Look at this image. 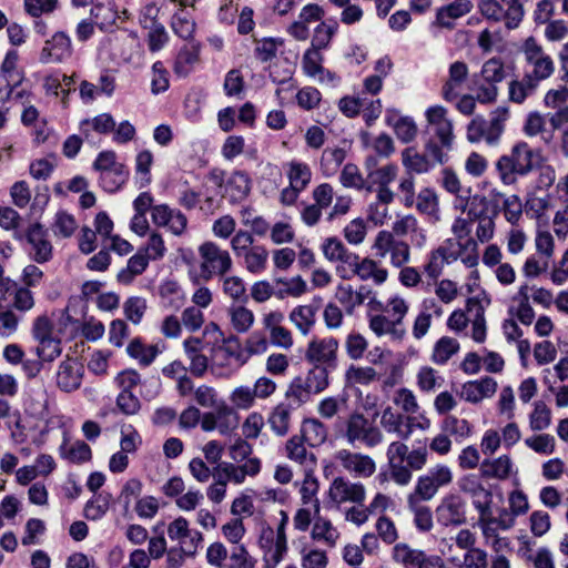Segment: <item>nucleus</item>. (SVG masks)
<instances>
[{
  "mask_svg": "<svg viewBox=\"0 0 568 568\" xmlns=\"http://www.w3.org/2000/svg\"><path fill=\"white\" fill-rule=\"evenodd\" d=\"M477 246L474 239H466V241L456 237L446 239L429 253L424 271L430 278H437L446 264H452L458 258L467 267H475L478 264Z\"/></svg>",
  "mask_w": 568,
  "mask_h": 568,
  "instance_id": "1",
  "label": "nucleus"
},
{
  "mask_svg": "<svg viewBox=\"0 0 568 568\" xmlns=\"http://www.w3.org/2000/svg\"><path fill=\"white\" fill-rule=\"evenodd\" d=\"M541 160V151L532 149L527 142L515 143L509 154L501 155L496 162V170L505 185L517 182V176L530 173Z\"/></svg>",
  "mask_w": 568,
  "mask_h": 568,
  "instance_id": "2",
  "label": "nucleus"
},
{
  "mask_svg": "<svg viewBox=\"0 0 568 568\" xmlns=\"http://www.w3.org/2000/svg\"><path fill=\"white\" fill-rule=\"evenodd\" d=\"M506 79L503 60L493 57L485 61L480 71L474 75V90L480 103H494L499 94L498 84Z\"/></svg>",
  "mask_w": 568,
  "mask_h": 568,
  "instance_id": "3",
  "label": "nucleus"
},
{
  "mask_svg": "<svg viewBox=\"0 0 568 568\" xmlns=\"http://www.w3.org/2000/svg\"><path fill=\"white\" fill-rule=\"evenodd\" d=\"M343 437L352 446L361 444L367 448H375L384 443L382 429L359 412H353L346 418Z\"/></svg>",
  "mask_w": 568,
  "mask_h": 568,
  "instance_id": "4",
  "label": "nucleus"
},
{
  "mask_svg": "<svg viewBox=\"0 0 568 568\" xmlns=\"http://www.w3.org/2000/svg\"><path fill=\"white\" fill-rule=\"evenodd\" d=\"M508 119V109L497 108L490 113L489 120L474 118L467 125V140L471 143L485 141L488 145L498 144Z\"/></svg>",
  "mask_w": 568,
  "mask_h": 568,
  "instance_id": "5",
  "label": "nucleus"
},
{
  "mask_svg": "<svg viewBox=\"0 0 568 568\" xmlns=\"http://www.w3.org/2000/svg\"><path fill=\"white\" fill-rule=\"evenodd\" d=\"M521 52L526 64L525 75L532 81L539 84L554 74L555 62L552 58L545 52L542 45L534 37L525 40Z\"/></svg>",
  "mask_w": 568,
  "mask_h": 568,
  "instance_id": "6",
  "label": "nucleus"
},
{
  "mask_svg": "<svg viewBox=\"0 0 568 568\" xmlns=\"http://www.w3.org/2000/svg\"><path fill=\"white\" fill-rule=\"evenodd\" d=\"M324 257L335 264L336 275L344 280L354 277L361 256L349 251L336 236L326 237L321 245Z\"/></svg>",
  "mask_w": 568,
  "mask_h": 568,
  "instance_id": "7",
  "label": "nucleus"
},
{
  "mask_svg": "<svg viewBox=\"0 0 568 568\" xmlns=\"http://www.w3.org/2000/svg\"><path fill=\"white\" fill-rule=\"evenodd\" d=\"M199 255L201 276L205 281H210L215 275L223 276L233 267L230 252L212 241L204 242L199 246Z\"/></svg>",
  "mask_w": 568,
  "mask_h": 568,
  "instance_id": "8",
  "label": "nucleus"
},
{
  "mask_svg": "<svg viewBox=\"0 0 568 568\" xmlns=\"http://www.w3.org/2000/svg\"><path fill=\"white\" fill-rule=\"evenodd\" d=\"M454 481V473L450 466L438 463L420 475L412 494L425 501L432 500L440 489L448 487Z\"/></svg>",
  "mask_w": 568,
  "mask_h": 568,
  "instance_id": "9",
  "label": "nucleus"
},
{
  "mask_svg": "<svg viewBox=\"0 0 568 568\" xmlns=\"http://www.w3.org/2000/svg\"><path fill=\"white\" fill-rule=\"evenodd\" d=\"M468 505L459 493L445 494L435 508L437 524L444 528H456L467 523Z\"/></svg>",
  "mask_w": 568,
  "mask_h": 568,
  "instance_id": "10",
  "label": "nucleus"
},
{
  "mask_svg": "<svg viewBox=\"0 0 568 568\" xmlns=\"http://www.w3.org/2000/svg\"><path fill=\"white\" fill-rule=\"evenodd\" d=\"M477 9L481 17L491 22L505 20L507 29H516L524 18V7L519 0H508L507 9L498 0H478Z\"/></svg>",
  "mask_w": 568,
  "mask_h": 568,
  "instance_id": "11",
  "label": "nucleus"
},
{
  "mask_svg": "<svg viewBox=\"0 0 568 568\" xmlns=\"http://www.w3.org/2000/svg\"><path fill=\"white\" fill-rule=\"evenodd\" d=\"M261 471V460L257 457L250 458L242 465L223 462L212 469L213 484L227 487L229 483L243 484L247 477H255Z\"/></svg>",
  "mask_w": 568,
  "mask_h": 568,
  "instance_id": "12",
  "label": "nucleus"
},
{
  "mask_svg": "<svg viewBox=\"0 0 568 568\" xmlns=\"http://www.w3.org/2000/svg\"><path fill=\"white\" fill-rule=\"evenodd\" d=\"M390 556L393 561L403 568H445V561L440 556L428 555L406 542L395 544Z\"/></svg>",
  "mask_w": 568,
  "mask_h": 568,
  "instance_id": "13",
  "label": "nucleus"
},
{
  "mask_svg": "<svg viewBox=\"0 0 568 568\" xmlns=\"http://www.w3.org/2000/svg\"><path fill=\"white\" fill-rule=\"evenodd\" d=\"M373 248L378 257L389 256L392 266L399 268L410 261V246L406 241L394 237L389 231H379L374 240Z\"/></svg>",
  "mask_w": 568,
  "mask_h": 568,
  "instance_id": "14",
  "label": "nucleus"
},
{
  "mask_svg": "<svg viewBox=\"0 0 568 568\" xmlns=\"http://www.w3.org/2000/svg\"><path fill=\"white\" fill-rule=\"evenodd\" d=\"M339 343L333 336L313 337L306 346L305 359L314 366L334 369L337 366Z\"/></svg>",
  "mask_w": 568,
  "mask_h": 568,
  "instance_id": "15",
  "label": "nucleus"
},
{
  "mask_svg": "<svg viewBox=\"0 0 568 568\" xmlns=\"http://www.w3.org/2000/svg\"><path fill=\"white\" fill-rule=\"evenodd\" d=\"M338 465L354 478H369L377 469L376 462L369 455L343 448L334 454Z\"/></svg>",
  "mask_w": 568,
  "mask_h": 568,
  "instance_id": "16",
  "label": "nucleus"
},
{
  "mask_svg": "<svg viewBox=\"0 0 568 568\" xmlns=\"http://www.w3.org/2000/svg\"><path fill=\"white\" fill-rule=\"evenodd\" d=\"M427 128L434 136L446 148L452 150L455 134L453 121L448 118V111L443 105H432L425 111Z\"/></svg>",
  "mask_w": 568,
  "mask_h": 568,
  "instance_id": "17",
  "label": "nucleus"
},
{
  "mask_svg": "<svg viewBox=\"0 0 568 568\" xmlns=\"http://www.w3.org/2000/svg\"><path fill=\"white\" fill-rule=\"evenodd\" d=\"M168 536L172 541L179 544L187 557H193L203 541V534L191 529L189 521L184 517H178L168 526Z\"/></svg>",
  "mask_w": 568,
  "mask_h": 568,
  "instance_id": "18",
  "label": "nucleus"
},
{
  "mask_svg": "<svg viewBox=\"0 0 568 568\" xmlns=\"http://www.w3.org/2000/svg\"><path fill=\"white\" fill-rule=\"evenodd\" d=\"M328 499L336 505L345 503L363 504L366 498L365 486L342 476L333 479L327 491Z\"/></svg>",
  "mask_w": 568,
  "mask_h": 568,
  "instance_id": "19",
  "label": "nucleus"
},
{
  "mask_svg": "<svg viewBox=\"0 0 568 568\" xmlns=\"http://www.w3.org/2000/svg\"><path fill=\"white\" fill-rule=\"evenodd\" d=\"M84 375L83 365L74 357H67L62 361L55 374L57 386L65 393L80 388Z\"/></svg>",
  "mask_w": 568,
  "mask_h": 568,
  "instance_id": "20",
  "label": "nucleus"
},
{
  "mask_svg": "<svg viewBox=\"0 0 568 568\" xmlns=\"http://www.w3.org/2000/svg\"><path fill=\"white\" fill-rule=\"evenodd\" d=\"M390 233L395 239L408 236L415 248L425 247L428 241L427 231L413 214L399 216L393 223Z\"/></svg>",
  "mask_w": 568,
  "mask_h": 568,
  "instance_id": "21",
  "label": "nucleus"
},
{
  "mask_svg": "<svg viewBox=\"0 0 568 568\" xmlns=\"http://www.w3.org/2000/svg\"><path fill=\"white\" fill-rule=\"evenodd\" d=\"M151 215L154 224L168 227L175 236L185 233L187 217L181 211L171 209L166 204H160L153 206Z\"/></svg>",
  "mask_w": 568,
  "mask_h": 568,
  "instance_id": "22",
  "label": "nucleus"
},
{
  "mask_svg": "<svg viewBox=\"0 0 568 568\" xmlns=\"http://www.w3.org/2000/svg\"><path fill=\"white\" fill-rule=\"evenodd\" d=\"M72 54V44L69 36L64 32H55L51 39L47 40L41 51V61L62 62Z\"/></svg>",
  "mask_w": 568,
  "mask_h": 568,
  "instance_id": "23",
  "label": "nucleus"
},
{
  "mask_svg": "<svg viewBox=\"0 0 568 568\" xmlns=\"http://www.w3.org/2000/svg\"><path fill=\"white\" fill-rule=\"evenodd\" d=\"M323 60L321 50L307 49L302 58L303 72L307 77L316 79L320 83H333L337 80V77L323 67Z\"/></svg>",
  "mask_w": 568,
  "mask_h": 568,
  "instance_id": "24",
  "label": "nucleus"
},
{
  "mask_svg": "<svg viewBox=\"0 0 568 568\" xmlns=\"http://www.w3.org/2000/svg\"><path fill=\"white\" fill-rule=\"evenodd\" d=\"M381 426L388 434H396L400 439H408L413 433L412 418L396 413L392 406L383 409Z\"/></svg>",
  "mask_w": 568,
  "mask_h": 568,
  "instance_id": "25",
  "label": "nucleus"
},
{
  "mask_svg": "<svg viewBox=\"0 0 568 568\" xmlns=\"http://www.w3.org/2000/svg\"><path fill=\"white\" fill-rule=\"evenodd\" d=\"M497 390V382L493 377H483L463 385L460 397L468 403L477 404L484 398L494 396Z\"/></svg>",
  "mask_w": 568,
  "mask_h": 568,
  "instance_id": "26",
  "label": "nucleus"
},
{
  "mask_svg": "<svg viewBox=\"0 0 568 568\" xmlns=\"http://www.w3.org/2000/svg\"><path fill=\"white\" fill-rule=\"evenodd\" d=\"M295 487L297 488L302 506H310L313 508L314 513H320V481L312 469L305 471L302 480L295 481Z\"/></svg>",
  "mask_w": 568,
  "mask_h": 568,
  "instance_id": "27",
  "label": "nucleus"
},
{
  "mask_svg": "<svg viewBox=\"0 0 568 568\" xmlns=\"http://www.w3.org/2000/svg\"><path fill=\"white\" fill-rule=\"evenodd\" d=\"M468 67L463 61H455L449 65L448 79L442 88V97L445 101L452 102L459 97L462 85L468 77Z\"/></svg>",
  "mask_w": 568,
  "mask_h": 568,
  "instance_id": "28",
  "label": "nucleus"
},
{
  "mask_svg": "<svg viewBox=\"0 0 568 568\" xmlns=\"http://www.w3.org/2000/svg\"><path fill=\"white\" fill-rule=\"evenodd\" d=\"M341 537V532L337 527L333 525L331 519L314 513V523L311 529V539L317 542H322L329 548H334Z\"/></svg>",
  "mask_w": 568,
  "mask_h": 568,
  "instance_id": "29",
  "label": "nucleus"
},
{
  "mask_svg": "<svg viewBox=\"0 0 568 568\" xmlns=\"http://www.w3.org/2000/svg\"><path fill=\"white\" fill-rule=\"evenodd\" d=\"M28 242L32 246V257L38 263L48 262L52 256V245L47 240L44 227L36 223L27 232Z\"/></svg>",
  "mask_w": 568,
  "mask_h": 568,
  "instance_id": "30",
  "label": "nucleus"
},
{
  "mask_svg": "<svg viewBox=\"0 0 568 568\" xmlns=\"http://www.w3.org/2000/svg\"><path fill=\"white\" fill-rule=\"evenodd\" d=\"M473 8L471 0H454L437 9L436 22L442 28L453 29L454 21L471 12Z\"/></svg>",
  "mask_w": 568,
  "mask_h": 568,
  "instance_id": "31",
  "label": "nucleus"
},
{
  "mask_svg": "<svg viewBox=\"0 0 568 568\" xmlns=\"http://www.w3.org/2000/svg\"><path fill=\"white\" fill-rule=\"evenodd\" d=\"M422 503H425V500L412 493L407 496V507L413 514L415 528L420 532H428L434 527L433 513L428 506Z\"/></svg>",
  "mask_w": 568,
  "mask_h": 568,
  "instance_id": "32",
  "label": "nucleus"
},
{
  "mask_svg": "<svg viewBox=\"0 0 568 568\" xmlns=\"http://www.w3.org/2000/svg\"><path fill=\"white\" fill-rule=\"evenodd\" d=\"M354 277L363 282L372 281L375 285H383L388 280V271L374 258L365 256L359 258Z\"/></svg>",
  "mask_w": 568,
  "mask_h": 568,
  "instance_id": "33",
  "label": "nucleus"
},
{
  "mask_svg": "<svg viewBox=\"0 0 568 568\" xmlns=\"http://www.w3.org/2000/svg\"><path fill=\"white\" fill-rule=\"evenodd\" d=\"M200 43L192 42L179 51L173 68L178 77L185 78L194 70L200 60Z\"/></svg>",
  "mask_w": 568,
  "mask_h": 568,
  "instance_id": "34",
  "label": "nucleus"
},
{
  "mask_svg": "<svg viewBox=\"0 0 568 568\" xmlns=\"http://www.w3.org/2000/svg\"><path fill=\"white\" fill-rule=\"evenodd\" d=\"M514 473V463L509 455L495 459H485L480 465V474L485 478L505 480Z\"/></svg>",
  "mask_w": 568,
  "mask_h": 568,
  "instance_id": "35",
  "label": "nucleus"
},
{
  "mask_svg": "<svg viewBox=\"0 0 568 568\" xmlns=\"http://www.w3.org/2000/svg\"><path fill=\"white\" fill-rule=\"evenodd\" d=\"M402 164L408 174H426L434 166L424 153L417 151L415 146L405 148L400 153Z\"/></svg>",
  "mask_w": 568,
  "mask_h": 568,
  "instance_id": "36",
  "label": "nucleus"
},
{
  "mask_svg": "<svg viewBox=\"0 0 568 568\" xmlns=\"http://www.w3.org/2000/svg\"><path fill=\"white\" fill-rule=\"evenodd\" d=\"M285 175L288 180V185L304 191L307 189L312 181V170L305 162L292 160L284 164Z\"/></svg>",
  "mask_w": 568,
  "mask_h": 568,
  "instance_id": "37",
  "label": "nucleus"
},
{
  "mask_svg": "<svg viewBox=\"0 0 568 568\" xmlns=\"http://www.w3.org/2000/svg\"><path fill=\"white\" fill-rule=\"evenodd\" d=\"M530 286L527 284L521 285L516 294L513 296L514 306L511 311L514 315L524 325H530L535 318V312L529 303Z\"/></svg>",
  "mask_w": 568,
  "mask_h": 568,
  "instance_id": "38",
  "label": "nucleus"
},
{
  "mask_svg": "<svg viewBox=\"0 0 568 568\" xmlns=\"http://www.w3.org/2000/svg\"><path fill=\"white\" fill-rule=\"evenodd\" d=\"M226 314L231 327L237 334L247 333L254 325L255 315L244 305L233 304L227 308Z\"/></svg>",
  "mask_w": 568,
  "mask_h": 568,
  "instance_id": "39",
  "label": "nucleus"
},
{
  "mask_svg": "<svg viewBox=\"0 0 568 568\" xmlns=\"http://www.w3.org/2000/svg\"><path fill=\"white\" fill-rule=\"evenodd\" d=\"M294 410L291 405L281 402L271 410L267 423L272 432L277 436H285L291 428V415Z\"/></svg>",
  "mask_w": 568,
  "mask_h": 568,
  "instance_id": "40",
  "label": "nucleus"
},
{
  "mask_svg": "<svg viewBox=\"0 0 568 568\" xmlns=\"http://www.w3.org/2000/svg\"><path fill=\"white\" fill-rule=\"evenodd\" d=\"M301 436H292L285 444L286 457L305 467H313L316 464V457L313 453L307 452Z\"/></svg>",
  "mask_w": 568,
  "mask_h": 568,
  "instance_id": "41",
  "label": "nucleus"
},
{
  "mask_svg": "<svg viewBox=\"0 0 568 568\" xmlns=\"http://www.w3.org/2000/svg\"><path fill=\"white\" fill-rule=\"evenodd\" d=\"M301 437L311 446L318 447L328 436L327 427L317 418H306L301 426Z\"/></svg>",
  "mask_w": 568,
  "mask_h": 568,
  "instance_id": "42",
  "label": "nucleus"
},
{
  "mask_svg": "<svg viewBox=\"0 0 568 568\" xmlns=\"http://www.w3.org/2000/svg\"><path fill=\"white\" fill-rule=\"evenodd\" d=\"M316 312L317 307L312 304L298 305L292 310L288 317L303 335H307L315 324Z\"/></svg>",
  "mask_w": 568,
  "mask_h": 568,
  "instance_id": "43",
  "label": "nucleus"
},
{
  "mask_svg": "<svg viewBox=\"0 0 568 568\" xmlns=\"http://www.w3.org/2000/svg\"><path fill=\"white\" fill-rule=\"evenodd\" d=\"M369 328L377 336L390 335L394 339H403L406 335L405 327H399L395 322L386 315L377 314L371 316L368 322Z\"/></svg>",
  "mask_w": 568,
  "mask_h": 568,
  "instance_id": "44",
  "label": "nucleus"
},
{
  "mask_svg": "<svg viewBox=\"0 0 568 568\" xmlns=\"http://www.w3.org/2000/svg\"><path fill=\"white\" fill-rule=\"evenodd\" d=\"M538 85L527 75L521 79H513L508 83V100L516 104H523L527 98L535 93Z\"/></svg>",
  "mask_w": 568,
  "mask_h": 568,
  "instance_id": "45",
  "label": "nucleus"
},
{
  "mask_svg": "<svg viewBox=\"0 0 568 568\" xmlns=\"http://www.w3.org/2000/svg\"><path fill=\"white\" fill-rule=\"evenodd\" d=\"M346 158V150L343 148H326L321 155L320 168L324 176L335 175Z\"/></svg>",
  "mask_w": 568,
  "mask_h": 568,
  "instance_id": "46",
  "label": "nucleus"
},
{
  "mask_svg": "<svg viewBox=\"0 0 568 568\" xmlns=\"http://www.w3.org/2000/svg\"><path fill=\"white\" fill-rule=\"evenodd\" d=\"M149 262V257L138 250V252L129 258L126 267L118 273V281L125 285L131 284L135 276L141 275L146 270Z\"/></svg>",
  "mask_w": 568,
  "mask_h": 568,
  "instance_id": "47",
  "label": "nucleus"
},
{
  "mask_svg": "<svg viewBox=\"0 0 568 568\" xmlns=\"http://www.w3.org/2000/svg\"><path fill=\"white\" fill-rule=\"evenodd\" d=\"M171 28L173 32L181 39L192 43L196 24L194 19L184 9H180L172 17Z\"/></svg>",
  "mask_w": 568,
  "mask_h": 568,
  "instance_id": "48",
  "label": "nucleus"
},
{
  "mask_svg": "<svg viewBox=\"0 0 568 568\" xmlns=\"http://www.w3.org/2000/svg\"><path fill=\"white\" fill-rule=\"evenodd\" d=\"M312 393L304 384V379L301 376H297L291 381L286 390H285V400L284 403L291 405L294 409L303 406L308 403Z\"/></svg>",
  "mask_w": 568,
  "mask_h": 568,
  "instance_id": "49",
  "label": "nucleus"
},
{
  "mask_svg": "<svg viewBox=\"0 0 568 568\" xmlns=\"http://www.w3.org/2000/svg\"><path fill=\"white\" fill-rule=\"evenodd\" d=\"M416 209L419 213L439 220V200L437 193L429 187L420 190L415 197Z\"/></svg>",
  "mask_w": 568,
  "mask_h": 568,
  "instance_id": "50",
  "label": "nucleus"
},
{
  "mask_svg": "<svg viewBox=\"0 0 568 568\" xmlns=\"http://www.w3.org/2000/svg\"><path fill=\"white\" fill-rule=\"evenodd\" d=\"M459 348L460 345L456 338L443 336L434 344L432 361L437 365H444L459 352Z\"/></svg>",
  "mask_w": 568,
  "mask_h": 568,
  "instance_id": "51",
  "label": "nucleus"
},
{
  "mask_svg": "<svg viewBox=\"0 0 568 568\" xmlns=\"http://www.w3.org/2000/svg\"><path fill=\"white\" fill-rule=\"evenodd\" d=\"M126 353L130 357L136 359L140 365L146 367L156 358L159 348L155 345L143 344L140 338H134L129 343Z\"/></svg>",
  "mask_w": 568,
  "mask_h": 568,
  "instance_id": "52",
  "label": "nucleus"
},
{
  "mask_svg": "<svg viewBox=\"0 0 568 568\" xmlns=\"http://www.w3.org/2000/svg\"><path fill=\"white\" fill-rule=\"evenodd\" d=\"M245 270L251 274H261L266 270L268 251L263 245H255L243 256Z\"/></svg>",
  "mask_w": 568,
  "mask_h": 568,
  "instance_id": "53",
  "label": "nucleus"
},
{
  "mask_svg": "<svg viewBox=\"0 0 568 568\" xmlns=\"http://www.w3.org/2000/svg\"><path fill=\"white\" fill-rule=\"evenodd\" d=\"M115 121L109 113H101L92 119H87L81 122V132L89 138L91 131L99 134H109L114 131Z\"/></svg>",
  "mask_w": 568,
  "mask_h": 568,
  "instance_id": "54",
  "label": "nucleus"
},
{
  "mask_svg": "<svg viewBox=\"0 0 568 568\" xmlns=\"http://www.w3.org/2000/svg\"><path fill=\"white\" fill-rule=\"evenodd\" d=\"M300 561L302 568H327V551L313 546H304L300 549Z\"/></svg>",
  "mask_w": 568,
  "mask_h": 568,
  "instance_id": "55",
  "label": "nucleus"
},
{
  "mask_svg": "<svg viewBox=\"0 0 568 568\" xmlns=\"http://www.w3.org/2000/svg\"><path fill=\"white\" fill-rule=\"evenodd\" d=\"M215 416H216V429L221 435H229L234 429L237 428L239 425V416L233 410L232 407H230L224 402H221L217 407H215Z\"/></svg>",
  "mask_w": 568,
  "mask_h": 568,
  "instance_id": "56",
  "label": "nucleus"
},
{
  "mask_svg": "<svg viewBox=\"0 0 568 568\" xmlns=\"http://www.w3.org/2000/svg\"><path fill=\"white\" fill-rule=\"evenodd\" d=\"M476 308V314L471 320V338L476 343H483L486 339V320L483 306L475 298H468L466 302L467 312Z\"/></svg>",
  "mask_w": 568,
  "mask_h": 568,
  "instance_id": "57",
  "label": "nucleus"
},
{
  "mask_svg": "<svg viewBox=\"0 0 568 568\" xmlns=\"http://www.w3.org/2000/svg\"><path fill=\"white\" fill-rule=\"evenodd\" d=\"M222 292L234 302H243L246 300V285L244 280L239 275L220 276Z\"/></svg>",
  "mask_w": 568,
  "mask_h": 568,
  "instance_id": "58",
  "label": "nucleus"
},
{
  "mask_svg": "<svg viewBox=\"0 0 568 568\" xmlns=\"http://www.w3.org/2000/svg\"><path fill=\"white\" fill-rule=\"evenodd\" d=\"M328 369L329 368L314 366L306 373L305 377H302L305 386L313 395H317L328 387Z\"/></svg>",
  "mask_w": 568,
  "mask_h": 568,
  "instance_id": "59",
  "label": "nucleus"
},
{
  "mask_svg": "<svg viewBox=\"0 0 568 568\" xmlns=\"http://www.w3.org/2000/svg\"><path fill=\"white\" fill-rule=\"evenodd\" d=\"M129 172L126 168L121 164L114 169L108 170L100 174V184L110 193L118 191L128 180Z\"/></svg>",
  "mask_w": 568,
  "mask_h": 568,
  "instance_id": "60",
  "label": "nucleus"
},
{
  "mask_svg": "<svg viewBox=\"0 0 568 568\" xmlns=\"http://www.w3.org/2000/svg\"><path fill=\"white\" fill-rule=\"evenodd\" d=\"M377 379V372L371 366L351 365L345 372V383L348 386L368 385Z\"/></svg>",
  "mask_w": 568,
  "mask_h": 568,
  "instance_id": "61",
  "label": "nucleus"
},
{
  "mask_svg": "<svg viewBox=\"0 0 568 568\" xmlns=\"http://www.w3.org/2000/svg\"><path fill=\"white\" fill-rule=\"evenodd\" d=\"M276 284L280 285L276 293L280 298L287 296L300 297L307 291V284L300 275L291 278H277Z\"/></svg>",
  "mask_w": 568,
  "mask_h": 568,
  "instance_id": "62",
  "label": "nucleus"
},
{
  "mask_svg": "<svg viewBox=\"0 0 568 568\" xmlns=\"http://www.w3.org/2000/svg\"><path fill=\"white\" fill-rule=\"evenodd\" d=\"M387 123L393 126L395 135L403 143H410L417 136V125L410 116H400L395 122L387 120Z\"/></svg>",
  "mask_w": 568,
  "mask_h": 568,
  "instance_id": "63",
  "label": "nucleus"
},
{
  "mask_svg": "<svg viewBox=\"0 0 568 568\" xmlns=\"http://www.w3.org/2000/svg\"><path fill=\"white\" fill-rule=\"evenodd\" d=\"M111 495L108 493L95 494L84 506V516L97 520L105 515L110 507Z\"/></svg>",
  "mask_w": 568,
  "mask_h": 568,
  "instance_id": "64",
  "label": "nucleus"
}]
</instances>
